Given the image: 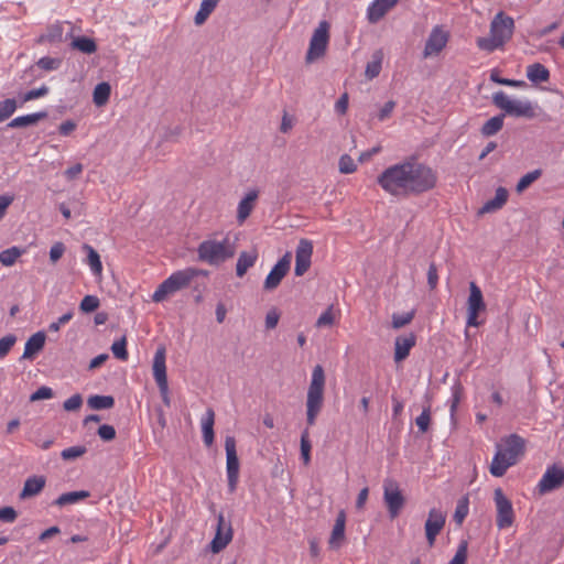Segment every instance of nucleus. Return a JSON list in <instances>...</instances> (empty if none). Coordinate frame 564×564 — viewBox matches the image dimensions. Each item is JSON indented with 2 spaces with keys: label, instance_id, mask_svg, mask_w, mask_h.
Segmentation results:
<instances>
[{
  "label": "nucleus",
  "instance_id": "obj_1",
  "mask_svg": "<svg viewBox=\"0 0 564 564\" xmlns=\"http://www.w3.org/2000/svg\"><path fill=\"white\" fill-rule=\"evenodd\" d=\"M377 183L391 196H416L436 186L437 173L415 159H408L384 169L378 175Z\"/></svg>",
  "mask_w": 564,
  "mask_h": 564
},
{
  "label": "nucleus",
  "instance_id": "obj_2",
  "mask_svg": "<svg viewBox=\"0 0 564 564\" xmlns=\"http://www.w3.org/2000/svg\"><path fill=\"white\" fill-rule=\"evenodd\" d=\"M497 451L490 465V474L502 477L509 467L516 465L524 455L525 441L518 434H510L497 444Z\"/></svg>",
  "mask_w": 564,
  "mask_h": 564
},
{
  "label": "nucleus",
  "instance_id": "obj_3",
  "mask_svg": "<svg viewBox=\"0 0 564 564\" xmlns=\"http://www.w3.org/2000/svg\"><path fill=\"white\" fill-rule=\"evenodd\" d=\"M513 30V19L499 12L490 23L489 36L478 37L476 44L479 50L491 53L502 47L512 37Z\"/></svg>",
  "mask_w": 564,
  "mask_h": 564
},
{
  "label": "nucleus",
  "instance_id": "obj_4",
  "mask_svg": "<svg viewBox=\"0 0 564 564\" xmlns=\"http://www.w3.org/2000/svg\"><path fill=\"white\" fill-rule=\"evenodd\" d=\"M325 372L321 365L312 371V378L306 395V423L313 426L324 404Z\"/></svg>",
  "mask_w": 564,
  "mask_h": 564
},
{
  "label": "nucleus",
  "instance_id": "obj_5",
  "mask_svg": "<svg viewBox=\"0 0 564 564\" xmlns=\"http://www.w3.org/2000/svg\"><path fill=\"white\" fill-rule=\"evenodd\" d=\"M199 274H205V271L196 268H186L172 273L156 288L152 294V301L155 303L163 302L170 295L187 288L192 280Z\"/></svg>",
  "mask_w": 564,
  "mask_h": 564
},
{
  "label": "nucleus",
  "instance_id": "obj_6",
  "mask_svg": "<svg viewBox=\"0 0 564 564\" xmlns=\"http://www.w3.org/2000/svg\"><path fill=\"white\" fill-rule=\"evenodd\" d=\"M235 245L230 243L228 238L218 241L207 239L197 247L198 260L209 265H219L235 256Z\"/></svg>",
  "mask_w": 564,
  "mask_h": 564
},
{
  "label": "nucleus",
  "instance_id": "obj_7",
  "mask_svg": "<svg viewBox=\"0 0 564 564\" xmlns=\"http://www.w3.org/2000/svg\"><path fill=\"white\" fill-rule=\"evenodd\" d=\"M494 105L505 111V116L533 118L535 116L532 102L529 100H512L508 95L500 90L492 95Z\"/></svg>",
  "mask_w": 564,
  "mask_h": 564
},
{
  "label": "nucleus",
  "instance_id": "obj_8",
  "mask_svg": "<svg viewBox=\"0 0 564 564\" xmlns=\"http://www.w3.org/2000/svg\"><path fill=\"white\" fill-rule=\"evenodd\" d=\"M329 41V24L327 21H321L318 26L314 30L310 40L308 50L305 56L307 63L323 57Z\"/></svg>",
  "mask_w": 564,
  "mask_h": 564
},
{
  "label": "nucleus",
  "instance_id": "obj_9",
  "mask_svg": "<svg viewBox=\"0 0 564 564\" xmlns=\"http://www.w3.org/2000/svg\"><path fill=\"white\" fill-rule=\"evenodd\" d=\"M165 359H166L165 348L164 347L158 348L154 354V357H153L152 369H153V377L158 384L162 401L166 406H170L171 398H170V391H169Z\"/></svg>",
  "mask_w": 564,
  "mask_h": 564
},
{
  "label": "nucleus",
  "instance_id": "obj_10",
  "mask_svg": "<svg viewBox=\"0 0 564 564\" xmlns=\"http://www.w3.org/2000/svg\"><path fill=\"white\" fill-rule=\"evenodd\" d=\"M383 501L391 519L400 514L405 505V498L397 480L392 478L383 480Z\"/></svg>",
  "mask_w": 564,
  "mask_h": 564
},
{
  "label": "nucleus",
  "instance_id": "obj_11",
  "mask_svg": "<svg viewBox=\"0 0 564 564\" xmlns=\"http://www.w3.org/2000/svg\"><path fill=\"white\" fill-rule=\"evenodd\" d=\"M226 451V473L228 480L229 492H235L239 481V459L236 449V440L234 436H226L225 438Z\"/></svg>",
  "mask_w": 564,
  "mask_h": 564
},
{
  "label": "nucleus",
  "instance_id": "obj_12",
  "mask_svg": "<svg viewBox=\"0 0 564 564\" xmlns=\"http://www.w3.org/2000/svg\"><path fill=\"white\" fill-rule=\"evenodd\" d=\"M485 310L486 304L484 301L481 290L477 286L475 282H470L469 296L467 300V326L478 327L480 325V322L478 321V315Z\"/></svg>",
  "mask_w": 564,
  "mask_h": 564
},
{
  "label": "nucleus",
  "instance_id": "obj_13",
  "mask_svg": "<svg viewBox=\"0 0 564 564\" xmlns=\"http://www.w3.org/2000/svg\"><path fill=\"white\" fill-rule=\"evenodd\" d=\"M494 495L497 508V527L499 529H506L511 527L514 520V512L511 501L506 497L501 488H497Z\"/></svg>",
  "mask_w": 564,
  "mask_h": 564
},
{
  "label": "nucleus",
  "instance_id": "obj_14",
  "mask_svg": "<svg viewBox=\"0 0 564 564\" xmlns=\"http://www.w3.org/2000/svg\"><path fill=\"white\" fill-rule=\"evenodd\" d=\"M564 484V468L557 465L549 466L542 475L538 489L540 494H546L560 488Z\"/></svg>",
  "mask_w": 564,
  "mask_h": 564
},
{
  "label": "nucleus",
  "instance_id": "obj_15",
  "mask_svg": "<svg viewBox=\"0 0 564 564\" xmlns=\"http://www.w3.org/2000/svg\"><path fill=\"white\" fill-rule=\"evenodd\" d=\"M291 265V256L290 253H285L271 269L269 274L267 275L263 284V289L267 291L275 290L282 279L288 274Z\"/></svg>",
  "mask_w": 564,
  "mask_h": 564
},
{
  "label": "nucleus",
  "instance_id": "obj_16",
  "mask_svg": "<svg viewBox=\"0 0 564 564\" xmlns=\"http://www.w3.org/2000/svg\"><path fill=\"white\" fill-rule=\"evenodd\" d=\"M232 539V529L230 522L225 520L223 513L217 518L216 535L210 543V549L214 553L224 550Z\"/></svg>",
  "mask_w": 564,
  "mask_h": 564
},
{
  "label": "nucleus",
  "instance_id": "obj_17",
  "mask_svg": "<svg viewBox=\"0 0 564 564\" xmlns=\"http://www.w3.org/2000/svg\"><path fill=\"white\" fill-rule=\"evenodd\" d=\"M448 42V33L436 25L432 29L423 51L424 57L437 55L446 46Z\"/></svg>",
  "mask_w": 564,
  "mask_h": 564
},
{
  "label": "nucleus",
  "instance_id": "obj_18",
  "mask_svg": "<svg viewBox=\"0 0 564 564\" xmlns=\"http://www.w3.org/2000/svg\"><path fill=\"white\" fill-rule=\"evenodd\" d=\"M445 520L446 517L441 510L436 508L430 510L429 517L425 521V534L431 546L434 544L436 536L444 528Z\"/></svg>",
  "mask_w": 564,
  "mask_h": 564
},
{
  "label": "nucleus",
  "instance_id": "obj_19",
  "mask_svg": "<svg viewBox=\"0 0 564 564\" xmlns=\"http://www.w3.org/2000/svg\"><path fill=\"white\" fill-rule=\"evenodd\" d=\"M398 2L399 0H373L367 8L368 22L378 23Z\"/></svg>",
  "mask_w": 564,
  "mask_h": 564
},
{
  "label": "nucleus",
  "instance_id": "obj_20",
  "mask_svg": "<svg viewBox=\"0 0 564 564\" xmlns=\"http://www.w3.org/2000/svg\"><path fill=\"white\" fill-rule=\"evenodd\" d=\"M345 527H346V513L344 510H340L337 513L335 524L333 527L328 545L332 550H338L345 540Z\"/></svg>",
  "mask_w": 564,
  "mask_h": 564
},
{
  "label": "nucleus",
  "instance_id": "obj_21",
  "mask_svg": "<svg viewBox=\"0 0 564 564\" xmlns=\"http://www.w3.org/2000/svg\"><path fill=\"white\" fill-rule=\"evenodd\" d=\"M259 192L257 189L249 191L239 202L237 207V221L241 225L250 216L258 199Z\"/></svg>",
  "mask_w": 564,
  "mask_h": 564
},
{
  "label": "nucleus",
  "instance_id": "obj_22",
  "mask_svg": "<svg viewBox=\"0 0 564 564\" xmlns=\"http://www.w3.org/2000/svg\"><path fill=\"white\" fill-rule=\"evenodd\" d=\"M415 343L416 337L413 333L397 337L394 343V360L397 362L404 360L409 356L410 350L415 346Z\"/></svg>",
  "mask_w": 564,
  "mask_h": 564
},
{
  "label": "nucleus",
  "instance_id": "obj_23",
  "mask_svg": "<svg viewBox=\"0 0 564 564\" xmlns=\"http://www.w3.org/2000/svg\"><path fill=\"white\" fill-rule=\"evenodd\" d=\"M46 335L43 330L33 334L25 343L23 359H32L34 355L40 352L45 345Z\"/></svg>",
  "mask_w": 564,
  "mask_h": 564
},
{
  "label": "nucleus",
  "instance_id": "obj_24",
  "mask_svg": "<svg viewBox=\"0 0 564 564\" xmlns=\"http://www.w3.org/2000/svg\"><path fill=\"white\" fill-rule=\"evenodd\" d=\"M203 441L207 447L212 446L215 438L214 424H215V412L212 408H208L200 420Z\"/></svg>",
  "mask_w": 564,
  "mask_h": 564
},
{
  "label": "nucleus",
  "instance_id": "obj_25",
  "mask_svg": "<svg viewBox=\"0 0 564 564\" xmlns=\"http://www.w3.org/2000/svg\"><path fill=\"white\" fill-rule=\"evenodd\" d=\"M509 193L505 187H498L495 197L487 200L479 209V214L494 213L502 208L508 200Z\"/></svg>",
  "mask_w": 564,
  "mask_h": 564
},
{
  "label": "nucleus",
  "instance_id": "obj_26",
  "mask_svg": "<svg viewBox=\"0 0 564 564\" xmlns=\"http://www.w3.org/2000/svg\"><path fill=\"white\" fill-rule=\"evenodd\" d=\"M48 116L47 111H37L33 113H28L24 116H19L14 119H12L8 123V128H25L29 126L36 124L39 121L46 119Z\"/></svg>",
  "mask_w": 564,
  "mask_h": 564
},
{
  "label": "nucleus",
  "instance_id": "obj_27",
  "mask_svg": "<svg viewBox=\"0 0 564 564\" xmlns=\"http://www.w3.org/2000/svg\"><path fill=\"white\" fill-rule=\"evenodd\" d=\"M257 260V250L241 251L236 263L237 276L242 278L247 271L256 264Z\"/></svg>",
  "mask_w": 564,
  "mask_h": 564
},
{
  "label": "nucleus",
  "instance_id": "obj_28",
  "mask_svg": "<svg viewBox=\"0 0 564 564\" xmlns=\"http://www.w3.org/2000/svg\"><path fill=\"white\" fill-rule=\"evenodd\" d=\"M45 482L46 480L43 476L29 477L24 482L20 498L25 499L39 495L43 490Z\"/></svg>",
  "mask_w": 564,
  "mask_h": 564
},
{
  "label": "nucleus",
  "instance_id": "obj_29",
  "mask_svg": "<svg viewBox=\"0 0 564 564\" xmlns=\"http://www.w3.org/2000/svg\"><path fill=\"white\" fill-rule=\"evenodd\" d=\"M64 34V24L55 22L46 28V31L39 36V43H58L62 42Z\"/></svg>",
  "mask_w": 564,
  "mask_h": 564
},
{
  "label": "nucleus",
  "instance_id": "obj_30",
  "mask_svg": "<svg viewBox=\"0 0 564 564\" xmlns=\"http://www.w3.org/2000/svg\"><path fill=\"white\" fill-rule=\"evenodd\" d=\"M527 77L533 84L545 83L550 79V70L541 63H533L527 68Z\"/></svg>",
  "mask_w": 564,
  "mask_h": 564
},
{
  "label": "nucleus",
  "instance_id": "obj_31",
  "mask_svg": "<svg viewBox=\"0 0 564 564\" xmlns=\"http://www.w3.org/2000/svg\"><path fill=\"white\" fill-rule=\"evenodd\" d=\"M82 249L87 254L86 263L89 265L93 274L100 276L102 273V263L99 253L88 243H84Z\"/></svg>",
  "mask_w": 564,
  "mask_h": 564
},
{
  "label": "nucleus",
  "instance_id": "obj_32",
  "mask_svg": "<svg viewBox=\"0 0 564 564\" xmlns=\"http://www.w3.org/2000/svg\"><path fill=\"white\" fill-rule=\"evenodd\" d=\"M90 494L87 490L69 491L62 494L56 500H54L53 505L57 507L74 505L88 498Z\"/></svg>",
  "mask_w": 564,
  "mask_h": 564
},
{
  "label": "nucleus",
  "instance_id": "obj_33",
  "mask_svg": "<svg viewBox=\"0 0 564 564\" xmlns=\"http://www.w3.org/2000/svg\"><path fill=\"white\" fill-rule=\"evenodd\" d=\"M382 59H383L382 51L381 50H377L372 54L371 61L368 62L367 66H366L365 76L368 79H373L377 76H379V74L381 72Z\"/></svg>",
  "mask_w": 564,
  "mask_h": 564
},
{
  "label": "nucleus",
  "instance_id": "obj_34",
  "mask_svg": "<svg viewBox=\"0 0 564 564\" xmlns=\"http://www.w3.org/2000/svg\"><path fill=\"white\" fill-rule=\"evenodd\" d=\"M70 47L84 54H93L97 51V44L94 39L88 36H76L70 43Z\"/></svg>",
  "mask_w": 564,
  "mask_h": 564
},
{
  "label": "nucleus",
  "instance_id": "obj_35",
  "mask_svg": "<svg viewBox=\"0 0 564 564\" xmlns=\"http://www.w3.org/2000/svg\"><path fill=\"white\" fill-rule=\"evenodd\" d=\"M503 120H505L503 113H500V115H497V116L490 118L482 124V127L480 129L481 134L484 137L495 135L502 129Z\"/></svg>",
  "mask_w": 564,
  "mask_h": 564
},
{
  "label": "nucleus",
  "instance_id": "obj_36",
  "mask_svg": "<svg viewBox=\"0 0 564 564\" xmlns=\"http://www.w3.org/2000/svg\"><path fill=\"white\" fill-rule=\"evenodd\" d=\"M87 405L93 410H107L115 405V398L112 395H90L87 400Z\"/></svg>",
  "mask_w": 564,
  "mask_h": 564
},
{
  "label": "nucleus",
  "instance_id": "obj_37",
  "mask_svg": "<svg viewBox=\"0 0 564 564\" xmlns=\"http://www.w3.org/2000/svg\"><path fill=\"white\" fill-rule=\"evenodd\" d=\"M111 87L108 83L102 82L98 84L93 93L94 104L98 107L106 105L109 100Z\"/></svg>",
  "mask_w": 564,
  "mask_h": 564
},
{
  "label": "nucleus",
  "instance_id": "obj_38",
  "mask_svg": "<svg viewBox=\"0 0 564 564\" xmlns=\"http://www.w3.org/2000/svg\"><path fill=\"white\" fill-rule=\"evenodd\" d=\"M219 0H203L197 11L194 21L196 25L203 24L209 14L215 10Z\"/></svg>",
  "mask_w": 564,
  "mask_h": 564
},
{
  "label": "nucleus",
  "instance_id": "obj_39",
  "mask_svg": "<svg viewBox=\"0 0 564 564\" xmlns=\"http://www.w3.org/2000/svg\"><path fill=\"white\" fill-rule=\"evenodd\" d=\"M24 250L19 247H11L0 252V263L4 267H11L15 263Z\"/></svg>",
  "mask_w": 564,
  "mask_h": 564
},
{
  "label": "nucleus",
  "instance_id": "obj_40",
  "mask_svg": "<svg viewBox=\"0 0 564 564\" xmlns=\"http://www.w3.org/2000/svg\"><path fill=\"white\" fill-rule=\"evenodd\" d=\"M312 254H313L312 241L307 240V239H301L296 247V250H295V259L311 263Z\"/></svg>",
  "mask_w": 564,
  "mask_h": 564
},
{
  "label": "nucleus",
  "instance_id": "obj_41",
  "mask_svg": "<svg viewBox=\"0 0 564 564\" xmlns=\"http://www.w3.org/2000/svg\"><path fill=\"white\" fill-rule=\"evenodd\" d=\"M469 512V499L467 496L462 497L456 505L455 512L453 516L454 521L457 524H462Z\"/></svg>",
  "mask_w": 564,
  "mask_h": 564
},
{
  "label": "nucleus",
  "instance_id": "obj_42",
  "mask_svg": "<svg viewBox=\"0 0 564 564\" xmlns=\"http://www.w3.org/2000/svg\"><path fill=\"white\" fill-rule=\"evenodd\" d=\"M17 108L18 101L14 98H7L0 101V123L9 119Z\"/></svg>",
  "mask_w": 564,
  "mask_h": 564
},
{
  "label": "nucleus",
  "instance_id": "obj_43",
  "mask_svg": "<svg viewBox=\"0 0 564 564\" xmlns=\"http://www.w3.org/2000/svg\"><path fill=\"white\" fill-rule=\"evenodd\" d=\"M48 93H50V87L46 85H42L39 88L28 90L20 95V106H22L23 104H25L28 101L44 97Z\"/></svg>",
  "mask_w": 564,
  "mask_h": 564
},
{
  "label": "nucleus",
  "instance_id": "obj_44",
  "mask_svg": "<svg viewBox=\"0 0 564 564\" xmlns=\"http://www.w3.org/2000/svg\"><path fill=\"white\" fill-rule=\"evenodd\" d=\"M311 448L308 429H305L301 435V458L305 465H308L311 462Z\"/></svg>",
  "mask_w": 564,
  "mask_h": 564
},
{
  "label": "nucleus",
  "instance_id": "obj_45",
  "mask_svg": "<svg viewBox=\"0 0 564 564\" xmlns=\"http://www.w3.org/2000/svg\"><path fill=\"white\" fill-rule=\"evenodd\" d=\"M542 174V171L541 170H534V171H531L529 173H527L525 175H523L518 184H517V192L518 193H521L523 192L525 188H528L533 182H535Z\"/></svg>",
  "mask_w": 564,
  "mask_h": 564
},
{
  "label": "nucleus",
  "instance_id": "obj_46",
  "mask_svg": "<svg viewBox=\"0 0 564 564\" xmlns=\"http://www.w3.org/2000/svg\"><path fill=\"white\" fill-rule=\"evenodd\" d=\"M111 351L116 358L119 360L126 361L128 359V351H127V338L126 336H122L119 340H116L111 345Z\"/></svg>",
  "mask_w": 564,
  "mask_h": 564
},
{
  "label": "nucleus",
  "instance_id": "obj_47",
  "mask_svg": "<svg viewBox=\"0 0 564 564\" xmlns=\"http://www.w3.org/2000/svg\"><path fill=\"white\" fill-rule=\"evenodd\" d=\"M61 64L62 61L59 58L51 56H43L36 62L37 67L46 72L58 69Z\"/></svg>",
  "mask_w": 564,
  "mask_h": 564
},
{
  "label": "nucleus",
  "instance_id": "obj_48",
  "mask_svg": "<svg viewBox=\"0 0 564 564\" xmlns=\"http://www.w3.org/2000/svg\"><path fill=\"white\" fill-rule=\"evenodd\" d=\"M490 80L496 84H499V85L516 87V88H521V87L527 86L525 82H523V80L502 78L499 76L498 72H496V70L491 72Z\"/></svg>",
  "mask_w": 564,
  "mask_h": 564
},
{
  "label": "nucleus",
  "instance_id": "obj_49",
  "mask_svg": "<svg viewBox=\"0 0 564 564\" xmlns=\"http://www.w3.org/2000/svg\"><path fill=\"white\" fill-rule=\"evenodd\" d=\"M100 305V301L96 295H86L79 304V308L83 313H91L96 311Z\"/></svg>",
  "mask_w": 564,
  "mask_h": 564
},
{
  "label": "nucleus",
  "instance_id": "obj_50",
  "mask_svg": "<svg viewBox=\"0 0 564 564\" xmlns=\"http://www.w3.org/2000/svg\"><path fill=\"white\" fill-rule=\"evenodd\" d=\"M87 452V448L83 445L67 447L62 451L61 457L64 460H73L83 456Z\"/></svg>",
  "mask_w": 564,
  "mask_h": 564
},
{
  "label": "nucleus",
  "instance_id": "obj_51",
  "mask_svg": "<svg viewBox=\"0 0 564 564\" xmlns=\"http://www.w3.org/2000/svg\"><path fill=\"white\" fill-rule=\"evenodd\" d=\"M467 551L468 542L466 540H462L460 543L458 544L454 557L449 561L448 564H465L467 560Z\"/></svg>",
  "mask_w": 564,
  "mask_h": 564
},
{
  "label": "nucleus",
  "instance_id": "obj_52",
  "mask_svg": "<svg viewBox=\"0 0 564 564\" xmlns=\"http://www.w3.org/2000/svg\"><path fill=\"white\" fill-rule=\"evenodd\" d=\"M339 172L343 174H351L357 170V165L350 155L344 154L339 158Z\"/></svg>",
  "mask_w": 564,
  "mask_h": 564
},
{
  "label": "nucleus",
  "instance_id": "obj_53",
  "mask_svg": "<svg viewBox=\"0 0 564 564\" xmlns=\"http://www.w3.org/2000/svg\"><path fill=\"white\" fill-rule=\"evenodd\" d=\"M414 318V312H408L404 314H393L392 315V327L399 329L412 322Z\"/></svg>",
  "mask_w": 564,
  "mask_h": 564
},
{
  "label": "nucleus",
  "instance_id": "obj_54",
  "mask_svg": "<svg viewBox=\"0 0 564 564\" xmlns=\"http://www.w3.org/2000/svg\"><path fill=\"white\" fill-rule=\"evenodd\" d=\"M431 422V409L426 406L423 409L421 414L415 419V423L420 430V432L425 433L429 430Z\"/></svg>",
  "mask_w": 564,
  "mask_h": 564
},
{
  "label": "nucleus",
  "instance_id": "obj_55",
  "mask_svg": "<svg viewBox=\"0 0 564 564\" xmlns=\"http://www.w3.org/2000/svg\"><path fill=\"white\" fill-rule=\"evenodd\" d=\"M462 386L460 384H455L453 388H452V397L449 399V411H451V416L454 417L455 416V412L457 410V406L460 402V398H462Z\"/></svg>",
  "mask_w": 564,
  "mask_h": 564
},
{
  "label": "nucleus",
  "instance_id": "obj_56",
  "mask_svg": "<svg viewBox=\"0 0 564 564\" xmlns=\"http://www.w3.org/2000/svg\"><path fill=\"white\" fill-rule=\"evenodd\" d=\"M15 341L17 337L12 334L0 338V359L4 358L9 354Z\"/></svg>",
  "mask_w": 564,
  "mask_h": 564
},
{
  "label": "nucleus",
  "instance_id": "obj_57",
  "mask_svg": "<svg viewBox=\"0 0 564 564\" xmlns=\"http://www.w3.org/2000/svg\"><path fill=\"white\" fill-rule=\"evenodd\" d=\"M335 316L333 313V306H329L324 311L316 321L317 327L332 326L334 324Z\"/></svg>",
  "mask_w": 564,
  "mask_h": 564
},
{
  "label": "nucleus",
  "instance_id": "obj_58",
  "mask_svg": "<svg viewBox=\"0 0 564 564\" xmlns=\"http://www.w3.org/2000/svg\"><path fill=\"white\" fill-rule=\"evenodd\" d=\"M97 434L102 441L110 442L116 437V430L112 425L102 424L99 426Z\"/></svg>",
  "mask_w": 564,
  "mask_h": 564
},
{
  "label": "nucleus",
  "instance_id": "obj_59",
  "mask_svg": "<svg viewBox=\"0 0 564 564\" xmlns=\"http://www.w3.org/2000/svg\"><path fill=\"white\" fill-rule=\"evenodd\" d=\"M18 518V512L13 507H3L0 509V521L13 523Z\"/></svg>",
  "mask_w": 564,
  "mask_h": 564
},
{
  "label": "nucleus",
  "instance_id": "obj_60",
  "mask_svg": "<svg viewBox=\"0 0 564 564\" xmlns=\"http://www.w3.org/2000/svg\"><path fill=\"white\" fill-rule=\"evenodd\" d=\"M82 404L83 398L80 394L76 393L64 402L63 408L65 411H76L82 406Z\"/></svg>",
  "mask_w": 564,
  "mask_h": 564
},
{
  "label": "nucleus",
  "instance_id": "obj_61",
  "mask_svg": "<svg viewBox=\"0 0 564 564\" xmlns=\"http://www.w3.org/2000/svg\"><path fill=\"white\" fill-rule=\"evenodd\" d=\"M74 316V312L70 310L58 317L56 322H53L50 324L48 329L51 332H58L61 329V326L67 324Z\"/></svg>",
  "mask_w": 564,
  "mask_h": 564
},
{
  "label": "nucleus",
  "instance_id": "obj_62",
  "mask_svg": "<svg viewBox=\"0 0 564 564\" xmlns=\"http://www.w3.org/2000/svg\"><path fill=\"white\" fill-rule=\"evenodd\" d=\"M53 397V390L50 387H41L30 397V401H39L51 399Z\"/></svg>",
  "mask_w": 564,
  "mask_h": 564
},
{
  "label": "nucleus",
  "instance_id": "obj_63",
  "mask_svg": "<svg viewBox=\"0 0 564 564\" xmlns=\"http://www.w3.org/2000/svg\"><path fill=\"white\" fill-rule=\"evenodd\" d=\"M65 252V246L63 242H55L50 249V260L55 263L57 262Z\"/></svg>",
  "mask_w": 564,
  "mask_h": 564
},
{
  "label": "nucleus",
  "instance_id": "obj_64",
  "mask_svg": "<svg viewBox=\"0 0 564 564\" xmlns=\"http://www.w3.org/2000/svg\"><path fill=\"white\" fill-rule=\"evenodd\" d=\"M280 319V314L275 308L270 310L265 315V327L267 329H273L276 327Z\"/></svg>",
  "mask_w": 564,
  "mask_h": 564
}]
</instances>
